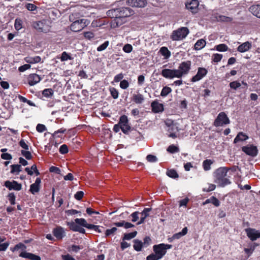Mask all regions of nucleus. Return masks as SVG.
<instances>
[{
  "instance_id": "c756f323",
  "label": "nucleus",
  "mask_w": 260,
  "mask_h": 260,
  "mask_svg": "<svg viewBox=\"0 0 260 260\" xmlns=\"http://www.w3.org/2000/svg\"><path fill=\"white\" fill-rule=\"evenodd\" d=\"M57 58L60 59L61 61H65L68 60H73L74 58L72 56L71 54L63 51L60 57H57Z\"/></svg>"
},
{
  "instance_id": "c03bdc74",
  "label": "nucleus",
  "mask_w": 260,
  "mask_h": 260,
  "mask_svg": "<svg viewBox=\"0 0 260 260\" xmlns=\"http://www.w3.org/2000/svg\"><path fill=\"white\" fill-rule=\"evenodd\" d=\"M241 85V84L238 81H235L231 82L229 86L231 89H233L235 90H236L238 88H239Z\"/></svg>"
},
{
  "instance_id": "de8ad7c7",
  "label": "nucleus",
  "mask_w": 260,
  "mask_h": 260,
  "mask_svg": "<svg viewBox=\"0 0 260 260\" xmlns=\"http://www.w3.org/2000/svg\"><path fill=\"white\" fill-rule=\"evenodd\" d=\"M137 232L136 231H135V232H133L132 233H127V234H125L124 235L123 239L127 240H131V239L134 238V237H135L137 235Z\"/></svg>"
},
{
  "instance_id": "393cba45",
  "label": "nucleus",
  "mask_w": 260,
  "mask_h": 260,
  "mask_svg": "<svg viewBox=\"0 0 260 260\" xmlns=\"http://www.w3.org/2000/svg\"><path fill=\"white\" fill-rule=\"evenodd\" d=\"M151 210V208H144L143 211L140 213L141 217L140 220L137 223L138 225L141 224L144 222L145 219L149 216V212Z\"/></svg>"
},
{
  "instance_id": "774afa93",
  "label": "nucleus",
  "mask_w": 260,
  "mask_h": 260,
  "mask_svg": "<svg viewBox=\"0 0 260 260\" xmlns=\"http://www.w3.org/2000/svg\"><path fill=\"white\" fill-rule=\"evenodd\" d=\"M160 258L155 253H151L146 257V260H158Z\"/></svg>"
},
{
  "instance_id": "79ce46f5",
  "label": "nucleus",
  "mask_w": 260,
  "mask_h": 260,
  "mask_svg": "<svg viewBox=\"0 0 260 260\" xmlns=\"http://www.w3.org/2000/svg\"><path fill=\"white\" fill-rule=\"evenodd\" d=\"M11 173H16L17 174H18L21 170V165H12L11 166Z\"/></svg>"
},
{
  "instance_id": "4468645a",
  "label": "nucleus",
  "mask_w": 260,
  "mask_h": 260,
  "mask_svg": "<svg viewBox=\"0 0 260 260\" xmlns=\"http://www.w3.org/2000/svg\"><path fill=\"white\" fill-rule=\"evenodd\" d=\"M5 186L10 190H15L19 191L22 188L21 184L18 183L17 182L14 180L12 182L10 181H5Z\"/></svg>"
},
{
  "instance_id": "72a5a7b5",
  "label": "nucleus",
  "mask_w": 260,
  "mask_h": 260,
  "mask_svg": "<svg viewBox=\"0 0 260 260\" xmlns=\"http://www.w3.org/2000/svg\"><path fill=\"white\" fill-rule=\"evenodd\" d=\"M159 52L165 59L169 58L171 56V52L166 47H162L159 50Z\"/></svg>"
},
{
  "instance_id": "1a4fd4ad",
  "label": "nucleus",
  "mask_w": 260,
  "mask_h": 260,
  "mask_svg": "<svg viewBox=\"0 0 260 260\" xmlns=\"http://www.w3.org/2000/svg\"><path fill=\"white\" fill-rule=\"evenodd\" d=\"M176 69H164L162 70L161 75L166 79L179 78Z\"/></svg>"
},
{
  "instance_id": "2eb2a0df",
  "label": "nucleus",
  "mask_w": 260,
  "mask_h": 260,
  "mask_svg": "<svg viewBox=\"0 0 260 260\" xmlns=\"http://www.w3.org/2000/svg\"><path fill=\"white\" fill-rule=\"evenodd\" d=\"M119 8V18L129 17L133 15L134 11L129 8L121 7Z\"/></svg>"
},
{
  "instance_id": "13d9d810",
  "label": "nucleus",
  "mask_w": 260,
  "mask_h": 260,
  "mask_svg": "<svg viewBox=\"0 0 260 260\" xmlns=\"http://www.w3.org/2000/svg\"><path fill=\"white\" fill-rule=\"evenodd\" d=\"M117 230V229L115 227H113L111 229H107L105 232L106 236L108 237L113 235L116 232Z\"/></svg>"
},
{
  "instance_id": "412c9836",
  "label": "nucleus",
  "mask_w": 260,
  "mask_h": 260,
  "mask_svg": "<svg viewBox=\"0 0 260 260\" xmlns=\"http://www.w3.org/2000/svg\"><path fill=\"white\" fill-rule=\"evenodd\" d=\"M53 234L58 240H61L66 235L64 230L61 226L54 229Z\"/></svg>"
},
{
  "instance_id": "58836bf2",
  "label": "nucleus",
  "mask_w": 260,
  "mask_h": 260,
  "mask_svg": "<svg viewBox=\"0 0 260 260\" xmlns=\"http://www.w3.org/2000/svg\"><path fill=\"white\" fill-rule=\"evenodd\" d=\"M167 175L169 177L174 179L177 178L179 177L177 172L174 169L168 170L167 171Z\"/></svg>"
},
{
  "instance_id": "e433bc0d",
  "label": "nucleus",
  "mask_w": 260,
  "mask_h": 260,
  "mask_svg": "<svg viewBox=\"0 0 260 260\" xmlns=\"http://www.w3.org/2000/svg\"><path fill=\"white\" fill-rule=\"evenodd\" d=\"M217 21L221 22H230L232 21L233 18L220 15L217 17Z\"/></svg>"
},
{
  "instance_id": "a211bd4d",
  "label": "nucleus",
  "mask_w": 260,
  "mask_h": 260,
  "mask_svg": "<svg viewBox=\"0 0 260 260\" xmlns=\"http://www.w3.org/2000/svg\"><path fill=\"white\" fill-rule=\"evenodd\" d=\"M152 111L155 113L162 112L164 110L163 104L155 100L151 104Z\"/></svg>"
},
{
  "instance_id": "9d476101",
  "label": "nucleus",
  "mask_w": 260,
  "mask_h": 260,
  "mask_svg": "<svg viewBox=\"0 0 260 260\" xmlns=\"http://www.w3.org/2000/svg\"><path fill=\"white\" fill-rule=\"evenodd\" d=\"M199 2L198 0H191L185 3L186 8L192 14H196L199 12Z\"/></svg>"
},
{
  "instance_id": "c9c22d12",
  "label": "nucleus",
  "mask_w": 260,
  "mask_h": 260,
  "mask_svg": "<svg viewBox=\"0 0 260 260\" xmlns=\"http://www.w3.org/2000/svg\"><path fill=\"white\" fill-rule=\"evenodd\" d=\"M54 91L51 88H46L42 91V94L47 98H50L53 95Z\"/></svg>"
},
{
  "instance_id": "a18cd8bd",
  "label": "nucleus",
  "mask_w": 260,
  "mask_h": 260,
  "mask_svg": "<svg viewBox=\"0 0 260 260\" xmlns=\"http://www.w3.org/2000/svg\"><path fill=\"white\" fill-rule=\"evenodd\" d=\"M110 92L111 96L114 99H117L119 96L118 91L114 87L110 88Z\"/></svg>"
},
{
  "instance_id": "3c124183",
  "label": "nucleus",
  "mask_w": 260,
  "mask_h": 260,
  "mask_svg": "<svg viewBox=\"0 0 260 260\" xmlns=\"http://www.w3.org/2000/svg\"><path fill=\"white\" fill-rule=\"evenodd\" d=\"M120 18H115L111 22V26L112 28H116L121 25V23L120 22Z\"/></svg>"
},
{
  "instance_id": "5fc2aeb1",
  "label": "nucleus",
  "mask_w": 260,
  "mask_h": 260,
  "mask_svg": "<svg viewBox=\"0 0 260 260\" xmlns=\"http://www.w3.org/2000/svg\"><path fill=\"white\" fill-rule=\"evenodd\" d=\"M83 36L85 37V38L88 40H91L94 37V34L92 31L84 32Z\"/></svg>"
},
{
  "instance_id": "bb28decb",
  "label": "nucleus",
  "mask_w": 260,
  "mask_h": 260,
  "mask_svg": "<svg viewBox=\"0 0 260 260\" xmlns=\"http://www.w3.org/2000/svg\"><path fill=\"white\" fill-rule=\"evenodd\" d=\"M178 131V128L176 125L174 124L170 125L168 129V132L170 133L168 136L174 139L176 138L177 137L176 133Z\"/></svg>"
},
{
  "instance_id": "0eeeda50",
  "label": "nucleus",
  "mask_w": 260,
  "mask_h": 260,
  "mask_svg": "<svg viewBox=\"0 0 260 260\" xmlns=\"http://www.w3.org/2000/svg\"><path fill=\"white\" fill-rule=\"evenodd\" d=\"M118 123L121 127L122 132L125 134H127L131 129V126L128 123L127 117L125 115L121 116Z\"/></svg>"
},
{
  "instance_id": "5701e85b",
  "label": "nucleus",
  "mask_w": 260,
  "mask_h": 260,
  "mask_svg": "<svg viewBox=\"0 0 260 260\" xmlns=\"http://www.w3.org/2000/svg\"><path fill=\"white\" fill-rule=\"evenodd\" d=\"M131 100L137 104H141L144 101V97L143 95L138 92L132 95Z\"/></svg>"
},
{
  "instance_id": "f3484780",
  "label": "nucleus",
  "mask_w": 260,
  "mask_h": 260,
  "mask_svg": "<svg viewBox=\"0 0 260 260\" xmlns=\"http://www.w3.org/2000/svg\"><path fill=\"white\" fill-rule=\"evenodd\" d=\"M41 179L40 178H37L35 183L30 185L29 191L32 194H35L36 193L39 192L41 187Z\"/></svg>"
},
{
  "instance_id": "f704fd0d",
  "label": "nucleus",
  "mask_w": 260,
  "mask_h": 260,
  "mask_svg": "<svg viewBox=\"0 0 260 260\" xmlns=\"http://www.w3.org/2000/svg\"><path fill=\"white\" fill-rule=\"evenodd\" d=\"M134 243L133 247L135 250L140 251L142 250L143 245V242L141 241L135 239L134 240Z\"/></svg>"
},
{
  "instance_id": "473e14b6",
  "label": "nucleus",
  "mask_w": 260,
  "mask_h": 260,
  "mask_svg": "<svg viewBox=\"0 0 260 260\" xmlns=\"http://www.w3.org/2000/svg\"><path fill=\"white\" fill-rule=\"evenodd\" d=\"M206 41L204 39H200L194 44V49L197 50L203 48L206 45Z\"/></svg>"
},
{
  "instance_id": "f03ea898",
  "label": "nucleus",
  "mask_w": 260,
  "mask_h": 260,
  "mask_svg": "<svg viewBox=\"0 0 260 260\" xmlns=\"http://www.w3.org/2000/svg\"><path fill=\"white\" fill-rule=\"evenodd\" d=\"M32 27L38 32L48 33L51 31V22L45 19L35 21L32 23Z\"/></svg>"
},
{
  "instance_id": "b1692460",
  "label": "nucleus",
  "mask_w": 260,
  "mask_h": 260,
  "mask_svg": "<svg viewBox=\"0 0 260 260\" xmlns=\"http://www.w3.org/2000/svg\"><path fill=\"white\" fill-rule=\"evenodd\" d=\"M251 47V44L248 41L243 43L237 48V51L243 53L247 51Z\"/></svg>"
},
{
  "instance_id": "f8f14e48",
  "label": "nucleus",
  "mask_w": 260,
  "mask_h": 260,
  "mask_svg": "<svg viewBox=\"0 0 260 260\" xmlns=\"http://www.w3.org/2000/svg\"><path fill=\"white\" fill-rule=\"evenodd\" d=\"M208 71L204 68H199L197 74L192 77L191 81L196 82L201 80L207 74Z\"/></svg>"
},
{
  "instance_id": "603ef678",
  "label": "nucleus",
  "mask_w": 260,
  "mask_h": 260,
  "mask_svg": "<svg viewBox=\"0 0 260 260\" xmlns=\"http://www.w3.org/2000/svg\"><path fill=\"white\" fill-rule=\"evenodd\" d=\"M109 44V42L108 41H105L103 44L100 45L97 48V51L100 52L105 50L106 48L108 46Z\"/></svg>"
},
{
  "instance_id": "e2e57ef3",
  "label": "nucleus",
  "mask_w": 260,
  "mask_h": 260,
  "mask_svg": "<svg viewBox=\"0 0 260 260\" xmlns=\"http://www.w3.org/2000/svg\"><path fill=\"white\" fill-rule=\"evenodd\" d=\"M59 152L61 154H66L68 152V147L67 145L63 144L59 148Z\"/></svg>"
},
{
  "instance_id": "2f4dec72",
  "label": "nucleus",
  "mask_w": 260,
  "mask_h": 260,
  "mask_svg": "<svg viewBox=\"0 0 260 260\" xmlns=\"http://www.w3.org/2000/svg\"><path fill=\"white\" fill-rule=\"evenodd\" d=\"M248 139V137L242 132H240L234 139V142L236 143L239 141H244Z\"/></svg>"
},
{
  "instance_id": "864d4df0",
  "label": "nucleus",
  "mask_w": 260,
  "mask_h": 260,
  "mask_svg": "<svg viewBox=\"0 0 260 260\" xmlns=\"http://www.w3.org/2000/svg\"><path fill=\"white\" fill-rule=\"evenodd\" d=\"M122 49L124 52L129 53L132 51L133 46L129 44H126L123 46Z\"/></svg>"
},
{
  "instance_id": "680f3d73",
  "label": "nucleus",
  "mask_w": 260,
  "mask_h": 260,
  "mask_svg": "<svg viewBox=\"0 0 260 260\" xmlns=\"http://www.w3.org/2000/svg\"><path fill=\"white\" fill-rule=\"evenodd\" d=\"M120 87L123 89H126L129 86V83L126 80H123L120 81Z\"/></svg>"
},
{
  "instance_id": "4c0bfd02",
  "label": "nucleus",
  "mask_w": 260,
  "mask_h": 260,
  "mask_svg": "<svg viewBox=\"0 0 260 260\" xmlns=\"http://www.w3.org/2000/svg\"><path fill=\"white\" fill-rule=\"evenodd\" d=\"M213 161L210 159H206L203 162V167L205 171H208L211 169V165L212 164Z\"/></svg>"
},
{
  "instance_id": "423d86ee",
  "label": "nucleus",
  "mask_w": 260,
  "mask_h": 260,
  "mask_svg": "<svg viewBox=\"0 0 260 260\" xmlns=\"http://www.w3.org/2000/svg\"><path fill=\"white\" fill-rule=\"evenodd\" d=\"M230 123L227 115L224 112H220L215 119L213 125L216 127L222 126Z\"/></svg>"
},
{
  "instance_id": "39448f33",
  "label": "nucleus",
  "mask_w": 260,
  "mask_h": 260,
  "mask_svg": "<svg viewBox=\"0 0 260 260\" xmlns=\"http://www.w3.org/2000/svg\"><path fill=\"white\" fill-rule=\"evenodd\" d=\"M172 246L171 245L161 243L158 245H154L153 246V250L158 257L161 259L166 254L167 250L170 249Z\"/></svg>"
},
{
  "instance_id": "9b49d317",
  "label": "nucleus",
  "mask_w": 260,
  "mask_h": 260,
  "mask_svg": "<svg viewBox=\"0 0 260 260\" xmlns=\"http://www.w3.org/2000/svg\"><path fill=\"white\" fill-rule=\"evenodd\" d=\"M242 150L246 154L251 156H256L258 152L257 147L252 145L244 146L242 148Z\"/></svg>"
},
{
  "instance_id": "a878e982",
  "label": "nucleus",
  "mask_w": 260,
  "mask_h": 260,
  "mask_svg": "<svg viewBox=\"0 0 260 260\" xmlns=\"http://www.w3.org/2000/svg\"><path fill=\"white\" fill-rule=\"evenodd\" d=\"M249 11L254 16L260 18V5H254L250 7Z\"/></svg>"
},
{
  "instance_id": "052dcab7",
  "label": "nucleus",
  "mask_w": 260,
  "mask_h": 260,
  "mask_svg": "<svg viewBox=\"0 0 260 260\" xmlns=\"http://www.w3.org/2000/svg\"><path fill=\"white\" fill-rule=\"evenodd\" d=\"M140 213L138 211H136L133 212L131 215V216L132 217V222H136L139 219V215Z\"/></svg>"
},
{
  "instance_id": "4d7b16f0",
  "label": "nucleus",
  "mask_w": 260,
  "mask_h": 260,
  "mask_svg": "<svg viewBox=\"0 0 260 260\" xmlns=\"http://www.w3.org/2000/svg\"><path fill=\"white\" fill-rule=\"evenodd\" d=\"M222 56V55L221 54H214L213 55V61L215 62H218L221 60Z\"/></svg>"
},
{
  "instance_id": "f257e3e1",
  "label": "nucleus",
  "mask_w": 260,
  "mask_h": 260,
  "mask_svg": "<svg viewBox=\"0 0 260 260\" xmlns=\"http://www.w3.org/2000/svg\"><path fill=\"white\" fill-rule=\"evenodd\" d=\"M229 169L226 167H220L217 169L214 173V182L218 186L224 187L231 184V181L227 178V173Z\"/></svg>"
},
{
  "instance_id": "09e8293b",
  "label": "nucleus",
  "mask_w": 260,
  "mask_h": 260,
  "mask_svg": "<svg viewBox=\"0 0 260 260\" xmlns=\"http://www.w3.org/2000/svg\"><path fill=\"white\" fill-rule=\"evenodd\" d=\"M167 150L171 153H174L179 152V149L178 147L174 145H171L168 147Z\"/></svg>"
},
{
  "instance_id": "c85d7f7f",
  "label": "nucleus",
  "mask_w": 260,
  "mask_h": 260,
  "mask_svg": "<svg viewBox=\"0 0 260 260\" xmlns=\"http://www.w3.org/2000/svg\"><path fill=\"white\" fill-rule=\"evenodd\" d=\"M209 203L212 204L215 207H218L220 205V201L214 196H212L209 199L206 200V201L203 203V205H205Z\"/></svg>"
},
{
  "instance_id": "0e129e2a",
  "label": "nucleus",
  "mask_w": 260,
  "mask_h": 260,
  "mask_svg": "<svg viewBox=\"0 0 260 260\" xmlns=\"http://www.w3.org/2000/svg\"><path fill=\"white\" fill-rule=\"evenodd\" d=\"M8 199L11 205L15 204V196L14 193H10L8 196Z\"/></svg>"
},
{
  "instance_id": "bf43d9fd",
  "label": "nucleus",
  "mask_w": 260,
  "mask_h": 260,
  "mask_svg": "<svg viewBox=\"0 0 260 260\" xmlns=\"http://www.w3.org/2000/svg\"><path fill=\"white\" fill-rule=\"evenodd\" d=\"M146 159L148 162H155L157 161V158L153 155L149 154L146 157Z\"/></svg>"
},
{
  "instance_id": "a19ab883",
  "label": "nucleus",
  "mask_w": 260,
  "mask_h": 260,
  "mask_svg": "<svg viewBox=\"0 0 260 260\" xmlns=\"http://www.w3.org/2000/svg\"><path fill=\"white\" fill-rule=\"evenodd\" d=\"M216 50L220 52H224L228 50V47L226 45L224 44H220L219 45H216L215 46Z\"/></svg>"
},
{
  "instance_id": "7ed1b4c3",
  "label": "nucleus",
  "mask_w": 260,
  "mask_h": 260,
  "mask_svg": "<svg viewBox=\"0 0 260 260\" xmlns=\"http://www.w3.org/2000/svg\"><path fill=\"white\" fill-rule=\"evenodd\" d=\"M189 31L186 27H181L176 30H173L170 36L173 41H180L184 39L189 34Z\"/></svg>"
},
{
  "instance_id": "338daca9",
  "label": "nucleus",
  "mask_w": 260,
  "mask_h": 260,
  "mask_svg": "<svg viewBox=\"0 0 260 260\" xmlns=\"http://www.w3.org/2000/svg\"><path fill=\"white\" fill-rule=\"evenodd\" d=\"M36 129L39 133H43L46 130V127L44 124H38L37 125Z\"/></svg>"
},
{
  "instance_id": "6e6d98bb",
  "label": "nucleus",
  "mask_w": 260,
  "mask_h": 260,
  "mask_svg": "<svg viewBox=\"0 0 260 260\" xmlns=\"http://www.w3.org/2000/svg\"><path fill=\"white\" fill-rule=\"evenodd\" d=\"M21 154L22 155L25 157L27 159H31L32 158V155H31V153L28 151H27V150H21Z\"/></svg>"
},
{
  "instance_id": "49530a36",
  "label": "nucleus",
  "mask_w": 260,
  "mask_h": 260,
  "mask_svg": "<svg viewBox=\"0 0 260 260\" xmlns=\"http://www.w3.org/2000/svg\"><path fill=\"white\" fill-rule=\"evenodd\" d=\"M172 92V89L168 86L164 87L161 90L160 95L162 96H166Z\"/></svg>"
},
{
  "instance_id": "7c9ffc66",
  "label": "nucleus",
  "mask_w": 260,
  "mask_h": 260,
  "mask_svg": "<svg viewBox=\"0 0 260 260\" xmlns=\"http://www.w3.org/2000/svg\"><path fill=\"white\" fill-rule=\"evenodd\" d=\"M107 14L109 17L114 18H119V8L109 10L107 11Z\"/></svg>"
},
{
  "instance_id": "6ab92c4d",
  "label": "nucleus",
  "mask_w": 260,
  "mask_h": 260,
  "mask_svg": "<svg viewBox=\"0 0 260 260\" xmlns=\"http://www.w3.org/2000/svg\"><path fill=\"white\" fill-rule=\"evenodd\" d=\"M41 77L37 74H31L27 78V82L29 85L33 86L41 81Z\"/></svg>"
},
{
  "instance_id": "37998d69",
  "label": "nucleus",
  "mask_w": 260,
  "mask_h": 260,
  "mask_svg": "<svg viewBox=\"0 0 260 260\" xmlns=\"http://www.w3.org/2000/svg\"><path fill=\"white\" fill-rule=\"evenodd\" d=\"M14 27L17 30H20L22 28V20L19 18H16L15 20Z\"/></svg>"
},
{
  "instance_id": "4be33fe9",
  "label": "nucleus",
  "mask_w": 260,
  "mask_h": 260,
  "mask_svg": "<svg viewBox=\"0 0 260 260\" xmlns=\"http://www.w3.org/2000/svg\"><path fill=\"white\" fill-rule=\"evenodd\" d=\"M19 256L30 260H41L40 256L25 251L21 252L19 254Z\"/></svg>"
},
{
  "instance_id": "ea45409f",
  "label": "nucleus",
  "mask_w": 260,
  "mask_h": 260,
  "mask_svg": "<svg viewBox=\"0 0 260 260\" xmlns=\"http://www.w3.org/2000/svg\"><path fill=\"white\" fill-rule=\"evenodd\" d=\"M67 224L70 230L74 232H77L79 226V225H78V224L76 223L75 221L68 222Z\"/></svg>"
},
{
  "instance_id": "dca6fc26",
  "label": "nucleus",
  "mask_w": 260,
  "mask_h": 260,
  "mask_svg": "<svg viewBox=\"0 0 260 260\" xmlns=\"http://www.w3.org/2000/svg\"><path fill=\"white\" fill-rule=\"evenodd\" d=\"M127 4L133 7L143 8L147 4L146 0H127Z\"/></svg>"
},
{
  "instance_id": "6e6552de",
  "label": "nucleus",
  "mask_w": 260,
  "mask_h": 260,
  "mask_svg": "<svg viewBox=\"0 0 260 260\" xmlns=\"http://www.w3.org/2000/svg\"><path fill=\"white\" fill-rule=\"evenodd\" d=\"M86 19H81L73 22L70 26L71 30L74 32L81 30L86 26Z\"/></svg>"
},
{
  "instance_id": "69168bd1",
  "label": "nucleus",
  "mask_w": 260,
  "mask_h": 260,
  "mask_svg": "<svg viewBox=\"0 0 260 260\" xmlns=\"http://www.w3.org/2000/svg\"><path fill=\"white\" fill-rule=\"evenodd\" d=\"M25 8L30 11H34L37 9V7L33 4H27L25 5Z\"/></svg>"
},
{
  "instance_id": "ddd939ff",
  "label": "nucleus",
  "mask_w": 260,
  "mask_h": 260,
  "mask_svg": "<svg viewBox=\"0 0 260 260\" xmlns=\"http://www.w3.org/2000/svg\"><path fill=\"white\" fill-rule=\"evenodd\" d=\"M247 237L251 240L254 241L260 238V232L254 229L248 228L245 230Z\"/></svg>"
},
{
  "instance_id": "aec40b11",
  "label": "nucleus",
  "mask_w": 260,
  "mask_h": 260,
  "mask_svg": "<svg viewBox=\"0 0 260 260\" xmlns=\"http://www.w3.org/2000/svg\"><path fill=\"white\" fill-rule=\"evenodd\" d=\"M75 222L78 225H81L88 229L94 230L95 227V225L87 223L86 220L84 218H76L75 219Z\"/></svg>"
},
{
  "instance_id": "cd10ccee",
  "label": "nucleus",
  "mask_w": 260,
  "mask_h": 260,
  "mask_svg": "<svg viewBox=\"0 0 260 260\" xmlns=\"http://www.w3.org/2000/svg\"><path fill=\"white\" fill-rule=\"evenodd\" d=\"M24 59L26 62L30 64L37 63L41 61V58L39 56L34 57L27 56Z\"/></svg>"
},
{
  "instance_id": "8fccbe9b",
  "label": "nucleus",
  "mask_w": 260,
  "mask_h": 260,
  "mask_svg": "<svg viewBox=\"0 0 260 260\" xmlns=\"http://www.w3.org/2000/svg\"><path fill=\"white\" fill-rule=\"evenodd\" d=\"M26 246L23 243H20L16 244L13 248H11V250L12 251L14 252L15 251L18 250L19 249H22V250H25L26 249Z\"/></svg>"
},
{
  "instance_id": "20e7f679",
  "label": "nucleus",
  "mask_w": 260,
  "mask_h": 260,
  "mask_svg": "<svg viewBox=\"0 0 260 260\" xmlns=\"http://www.w3.org/2000/svg\"><path fill=\"white\" fill-rule=\"evenodd\" d=\"M191 62L190 60L182 61L179 64L178 69H176L178 72L179 79L187 75L191 69Z\"/></svg>"
}]
</instances>
